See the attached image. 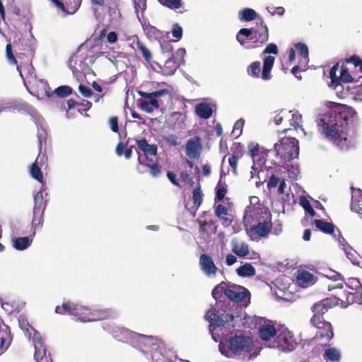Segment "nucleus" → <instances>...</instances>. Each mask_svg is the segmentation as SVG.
Masks as SVG:
<instances>
[{
    "instance_id": "f257e3e1",
    "label": "nucleus",
    "mask_w": 362,
    "mask_h": 362,
    "mask_svg": "<svg viewBox=\"0 0 362 362\" xmlns=\"http://www.w3.org/2000/svg\"><path fill=\"white\" fill-rule=\"evenodd\" d=\"M322 133L325 137L341 150L348 148L346 129L328 118L322 119Z\"/></svg>"
},
{
    "instance_id": "f03ea898",
    "label": "nucleus",
    "mask_w": 362,
    "mask_h": 362,
    "mask_svg": "<svg viewBox=\"0 0 362 362\" xmlns=\"http://www.w3.org/2000/svg\"><path fill=\"white\" fill-rule=\"evenodd\" d=\"M228 349L222 344H219V350L222 354L227 357L233 355H241L250 353L253 349L254 342L251 337L243 335L230 337L228 340Z\"/></svg>"
},
{
    "instance_id": "7ed1b4c3",
    "label": "nucleus",
    "mask_w": 362,
    "mask_h": 362,
    "mask_svg": "<svg viewBox=\"0 0 362 362\" xmlns=\"http://www.w3.org/2000/svg\"><path fill=\"white\" fill-rule=\"evenodd\" d=\"M299 143L293 137H284L279 143L274 144V151L276 156H279L283 163H286L299 155Z\"/></svg>"
},
{
    "instance_id": "20e7f679",
    "label": "nucleus",
    "mask_w": 362,
    "mask_h": 362,
    "mask_svg": "<svg viewBox=\"0 0 362 362\" xmlns=\"http://www.w3.org/2000/svg\"><path fill=\"white\" fill-rule=\"evenodd\" d=\"M243 324L245 328H252L251 326H247L246 324H253L255 327L258 326L259 337L263 341H269L276 335L277 332L272 322L264 317H250L246 314L243 318Z\"/></svg>"
},
{
    "instance_id": "39448f33",
    "label": "nucleus",
    "mask_w": 362,
    "mask_h": 362,
    "mask_svg": "<svg viewBox=\"0 0 362 362\" xmlns=\"http://www.w3.org/2000/svg\"><path fill=\"white\" fill-rule=\"evenodd\" d=\"M346 286L351 291H344V297L339 298L341 308H346L354 303H362V285L357 278H349Z\"/></svg>"
},
{
    "instance_id": "423d86ee",
    "label": "nucleus",
    "mask_w": 362,
    "mask_h": 362,
    "mask_svg": "<svg viewBox=\"0 0 362 362\" xmlns=\"http://www.w3.org/2000/svg\"><path fill=\"white\" fill-rule=\"evenodd\" d=\"M275 57L267 56L263 58V67L261 71V63L259 61L252 62L247 68V74L255 78L261 77L264 81H269L272 78V69L274 66Z\"/></svg>"
},
{
    "instance_id": "0eeeda50",
    "label": "nucleus",
    "mask_w": 362,
    "mask_h": 362,
    "mask_svg": "<svg viewBox=\"0 0 362 362\" xmlns=\"http://www.w3.org/2000/svg\"><path fill=\"white\" fill-rule=\"evenodd\" d=\"M356 115L355 110L346 105L334 103L328 112L327 118L332 122L341 124L343 127L347 129L348 122Z\"/></svg>"
},
{
    "instance_id": "6e6552de",
    "label": "nucleus",
    "mask_w": 362,
    "mask_h": 362,
    "mask_svg": "<svg viewBox=\"0 0 362 362\" xmlns=\"http://www.w3.org/2000/svg\"><path fill=\"white\" fill-rule=\"evenodd\" d=\"M339 302V298L332 296L315 303L311 308L313 315L310 319V322L316 323L320 322V320H325L323 315L330 309L338 305Z\"/></svg>"
},
{
    "instance_id": "1a4fd4ad",
    "label": "nucleus",
    "mask_w": 362,
    "mask_h": 362,
    "mask_svg": "<svg viewBox=\"0 0 362 362\" xmlns=\"http://www.w3.org/2000/svg\"><path fill=\"white\" fill-rule=\"evenodd\" d=\"M239 317V315L222 313L214 308H211L205 315L206 320L210 323L211 331L215 330L218 327H223Z\"/></svg>"
},
{
    "instance_id": "9d476101",
    "label": "nucleus",
    "mask_w": 362,
    "mask_h": 362,
    "mask_svg": "<svg viewBox=\"0 0 362 362\" xmlns=\"http://www.w3.org/2000/svg\"><path fill=\"white\" fill-rule=\"evenodd\" d=\"M249 154L252 158L255 163H257L261 168H271L276 165L274 160L268 158L269 154L272 153V150L260 151L257 144H250L248 146Z\"/></svg>"
},
{
    "instance_id": "9b49d317",
    "label": "nucleus",
    "mask_w": 362,
    "mask_h": 362,
    "mask_svg": "<svg viewBox=\"0 0 362 362\" xmlns=\"http://www.w3.org/2000/svg\"><path fill=\"white\" fill-rule=\"evenodd\" d=\"M226 296L230 300L243 306H247L250 299V293L247 288L235 284L228 286V288L226 291Z\"/></svg>"
},
{
    "instance_id": "f8f14e48",
    "label": "nucleus",
    "mask_w": 362,
    "mask_h": 362,
    "mask_svg": "<svg viewBox=\"0 0 362 362\" xmlns=\"http://www.w3.org/2000/svg\"><path fill=\"white\" fill-rule=\"evenodd\" d=\"M47 201L45 199L42 190L37 192L34 197L33 226L36 228L43 224V216Z\"/></svg>"
},
{
    "instance_id": "ddd939ff",
    "label": "nucleus",
    "mask_w": 362,
    "mask_h": 362,
    "mask_svg": "<svg viewBox=\"0 0 362 362\" xmlns=\"http://www.w3.org/2000/svg\"><path fill=\"white\" fill-rule=\"evenodd\" d=\"M199 224V237L204 243H209L211 236L217 232L218 225L216 221L212 218L209 220H197Z\"/></svg>"
},
{
    "instance_id": "4468645a",
    "label": "nucleus",
    "mask_w": 362,
    "mask_h": 362,
    "mask_svg": "<svg viewBox=\"0 0 362 362\" xmlns=\"http://www.w3.org/2000/svg\"><path fill=\"white\" fill-rule=\"evenodd\" d=\"M86 312V306H83L71 301L65 302L62 306L55 308V313L59 315L68 314L76 317L78 320L83 321V315Z\"/></svg>"
},
{
    "instance_id": "2eb2a0df",
    "label": "nucleus",
    "mask_w": 362,
    "mask_h": 362,
    "mask_svg": "<svg viewBox=\"0 0 362 362\" xmlns=\"http://www.w3.org/2000/svg\"><path fill=\"white\" fill-rule=\"evenodd\" d=\"M35 346L34 359L36 362H52L51 355L47 352V347L38 333L33 337Z\"/></svg>"
},
{
    "instance_id": "dca6fc26",
    "label": "nucleus",
    "mask_w": 362,
    "mask_h": 362,
    "mask_svg": "<svg viewBox=\"0 0 362 362\" xmlns=\"http://www.w3.org/2000/svg\"><path fill=\"white\" fill-rule=\"evenodd\" d=\"M276 344L283 351H292L297 346L293 334L288 329L283 330L277 334Z\"/></svg>"
},
{
    "instance_id": "f3484780",
    "label": "nucleus",
    "mask_w": 362,
    "mask_h": 362,
    "mask_svg": "<svg viewBox=\"0 0 362 362\" xmlns=\"http://www.w3.org/2000/svg\"><path fill=\"white\" fill-rule=\"evenodd\" d=\"M37 138L39 142V153L34 163H37V165H40L41 168L43 166L47 168L48 158L45 151H42V147L45 146V148L47 144L48 134L45 130L42 129L41 132H38Z\"/></svg>"
},
{
    "instance_id": "a211bd4d",
    "label": "nucleus",
    "mask_w": 362,
    "mask_h": 362,
    "mask_svg": "<svg viewBox=\"0 0 362 362\" xmlns=\"http://www.w3.org/2000/svg\"><path fill=\"white\" fill-rule=\"evenodd\" d=\"M254 41L253 42L262 45L265 44L269 39L268 28L262 18H259V22L257 23V28H254Z\"/></svg>"
},
{
    "instance_id": "6ab92c4d",
    "label": "nucleus",
    "mask_w": 362,
    "mask_h": 362,
    "mask_svg": "<svg viewBox=\"0 0 362 362\" xmlns=\"http://www.w3.org/2000/svg\"><path fill=\"white\" fill-rule=\"evenodd\" d=\"M83 315V322H91L98 320H104L110 317L112 315L110 310H93L86 307V312Z\"/></svg>"
},
{
    "instance_id": "aec40b11",
    "label": "nucleus",
    "mask_w": 362,
    "mask_h": 362,
    "mask_svg": "<svg viewBox=\"0 0 362 362\" xmlns=\"http://www.w3.org/2000/svg\"><path fill=\"white\" fill-rule=\"evenodd\" d=\"M312 325L317 329L316 337L325 339L327 341H330L334 336L332 326L329 322L320 320V322H311Z\"/></svg>"
},
{
    "instance_id": "412c9836",
    "label": "nucleus",
    "mask_w": 362,
    "mask_h": 362,
    "mask_svg": "<svg viewBox=\"0 0 362 362\" xmlns=\"http://www.w3.org/2000/svg\"><path fill=\"white\" fill-rule=\"evenodd\" d=\"M202 148L200 138L195 136L187 141L185 153L190 159H198L200 157Z\"/></svg>"
},
{
    "instance_id": "4be33fe9",
    "label": "nucleus",
    "mask_w": 362,
    "mask_h": 362,
    "mask_svg": "<svg viewBox=\"0 0 362 362\" xmlns=\"http://www.w3.org/2000/svg\"><path fill=\"white\" fill-rule=\"evenodd\" d=\"M199 267L207 276H214L218 268L215 265L212 257L208 254H202L199 257Z\"/></svg>"
},
{
    "instance_id": "5701e85b",
    "label": "nucleus",
    "mask_w": 362,
    "mask_h": 362,
    "mask_svg": "<svg viewBox=\"0 0 362 362\" xmlns=\"http://www.w3.org/2000/svg\"><path fill=\"white\" fill-rule=\"evenodd\" d=\"M214 213L220 219L223 226H229L233 221V216L229 214L228 207L223 204L214 205Z\"/></svg>"
},
{
    "instance_id": "b1692460",
    "label": "nucleus",
    "mask_w": 362,
    "mask_h": 362,
    "mask_svg": "<svg viewBox=\"0 0 362 362\" xmlns=\"http://www.w3.org/2000/svg\"><path fill=\"white\" fill-rule=\"evenodd\" d=\"M136 143L137 149L144 153L146 160L153 162L150 156H155L157 155V146L156 144H148L146 139H136Z\"/></svg>"
},
{
    "instance_id": "393cba45",
    "label": "nucleus",
    "mask_w": 362,
    "mask_h": 362,
    "mask_svg": "<svg viewBox=\"0 0 362 362\" xmlns=\"http://www.w3.org/2000/svg\"><path fill=\"white\" fill-rule=\"evenodd\" d=\"M11 341L9 327L0 322V355L8 349Z\"/></svg>"
},
{
    "instance_id": "a878e982",
    "label": "nucleus",
    "mask_w": 362,
    "mask_h": 362,
    "mask_svg": "<svg viewBox=\"0 0 362 362\" xmlns=\"http://www.w3.org/2000/svg\"><path fill=\"white\" fill-rule=\"evenodd\" d=\"M315 276L308 271H298L296 276L297 284L303 288L308 287L315 283Z\"/></svg>"
},
{
    "instance_id": "bb28decb",
    "label": "nucleus",
    "mask_w": 362,
    "mask_h": 362,
    "mask_svg": "<svg viewBox=\"0 0 362 362\" xmlns=\"http://www.w3.org/2000/svg\"><path fill=\"white\" fill-rule=\"evenodd\" d=\"M242 148V146L240 143L235 144L233 147H231V151H233V154L228 158L229 165L232 168V171L235 175H237V166L238 161L239 158L243 156L240 150Z\"/></svg>"
},
{
    "instance_id": "cd10ccee",
    "label": "nucleus",
    "mask_w": 362,
    "mask_h": 362,
    "mask_svg": "<svg viewBox=\"0 0 362 362\" xmlns=\"http://www.w3.org/2000/svg\"><path fill=\"white\" fill-rule=\"evenodd\" d=\"M272 223L270 221H264L258 223L251 228V232L254 233L258 237H267L270 233Z\"/></svg>"
},
{
    "instance_id": "c85d7f7f",
    "label": "nucleus",
    "mask_w": 362,
    "mask_h": 362,
    "mask_svg": "<svg viewBox=\"0 0 362 362\" xmlns=\"http://www.w3.org/2000/svg\"><path fill=\"white\" fill-rule=\"evenodd\" d=\"M195 113L202 119H209L212 116L213 110L210 104L200 103L195 106Z\"/></svg>"
},
{
    "instance_id": "c756f323",
    "label": "nucleus",
    "mask_w": 362,
    "mask_h": 362,
    "mask_svg": "<svg viewBox=\"0 0 362 362\" xmlns=\"http://www.w3.org/2000/svg\"><path fill=\"white\" fill-rule=\"evenodd\" d=\"M254 28H241L236 35L237 41L244 46L246 43V39L254 41Z\"/></svg>"
},
{
    "instance_id": "7c9ffc66",
    "label": "nucleus",
    "mask_w": 362,
    "mask_h": 362,
    "mask_svg": "<svg viewBox=\"0 0 362 362\" xmlns=\"http://www.w3.org/2000/svg\"><path fill=\"white\" fill-rule=\"evenodd\" d=\"M139 95L144 98L151 100H158L160 97L167 95L168 98H170L171 94L168 89H161L159 90L153 91L152 93H146L141 90L138 92Z\"/></svg>"
},
{
    "instance_id": "2f4dec72",
    "label": "nucleus",
    "mask_w": 362,
    "mask_h": 362,
    "mask_svg": "<svg viewBox=\"0 0 362 362\" xmlns=\"http://www.w3.org/2000/svg\"><path fill=\"white\" fill-rule=\"evenodd\" d=\"M314 224L319 230L324 233L332 234L334 232L335 226L332 223L320 219H315Z\"/></svg>"
},
{
    "instance_id": "473e14b6",
    "label": "nucleus",
    "mask_w": 362,
    "mask_h": 362,
    "mask_svg": "<svg viewBox=\"0 0 362 362\" xmlns=\"http://www.w3.org/2000/svg\"><path fill=\"white\" fill-rule=\"evenodd\" d=\"M160 107L158 100H151L149 101L140 100L139 107L147 113H151L154 109H158Z\"/></svg>"
},
{
    "instance_id": "72a5a7b5",
    "label": "nucleus",
    "mask_w": 362,
    "mask_h": 362,
    "mask_svg": "<svg viewBox=\"0 0 362 362\" xmlns=\"http://www.w3.org/2000/svg\"><path fill=\"white\" fill-rule=\"evenodd\" d=\"M65 6V11L67 14L75 13L81 6L82 0H62Z\"/></svg>"
},
{
    "instance_id": "f704fd0d",
    "label": "nucleus",
    "mask_w": 362,
    "mask_h": 362,
    "mask_svg": "<svg viewBox=\"0 0 362 362\" xmlns=\"http://www.w3.org/2000/svg\"><path fill=\"white\" fill-rule=\"evenodd\" d=\"M72 93V88L68 86H61L57 88L52 93L46 91L47 97L50 98L54 95H56L59 98H65L70 95Z\"/></svg>"
},
{
    "instance_id": "c9c22d12",
    "label": "nucleus",
    "mask_w": 362,
    "mask_h": 362,
    "mask_svg": "<svg viewBox=\"0 0 362 362\" xmlns=\"http://www.w3.org/2000/svg\"><path fill=\"white\" fill-rule=\"evenodd\" d=\"M259 16L252 8H247L239 12V18L242 21H251L255 19L259 21Z\"/></svg>"
},
{
    "instance_id": "e433bc0d",
    "label": "nucleus",
    "mask_w": 362,
    "mask_h": 362,
    "mask_svg": "<svg viewBox=\"0 0 362 362\" xmlns=\"http://www.w3.org/2000/svg\"><path fill=\"white\" fill-rule=\"evenodd\" d=\"M323 358L332 362H338L341 358V353L336 348H328L325 351Z\"/></svg>"
},
{
    "instance_id": "4c0bfd02",
    "label": "nucleus",
    "mask_w": 362,
    "mask_h": 362,
    "mask_svg": "<svg viewBox=\"0 0 362 362\" xmlns=\"http://www.w3.org/2000/svg\"><path fill=\"white\" fill-rule=\"evenodd\" d=\"M237 274L240 276H252L255 275L256 271L255 267L250 263H245L243 266L236 269Z\"/></svg>"
},
{
    "instance_id": "58836bf2",
    "label": "nucleus",
    "mask_w": 362,
    "mask_h": 362,
    "mask_svg": "<svg viewBox=\"0 0 362 362\" xmlns=\"http://www.w3.org/2000/svg\"><path fill=\"white\" fill-rule=\"evenodd\" d=\"M32 243L29 237L16 238L13 240V247L18 250H23L28 247Z\"/></svg>"
},
{
    "instance_id": "ea45409f",
    "label": "nucleus",
    "mask_w": 362,
    "mask_h": 362,
    "mask_svg": "<svg viewBox=\"0 0 362 362\" xmlns=\"http://www.w3.org/2000/svg\"><path fill=\"white\" fill-rule=\"evenodd\" d=\"M232 251L240 257H243L249 254V246L245 243L235 244L233 246Z\"/></svg>"
},
{
    "instance_id": "a19ab883",
    "label": "nucleus",
    "mask_w": 362,
    "mask_h": 362,
    "mask_svg": "<svg viewBox=\"0 0 362 362\" xmlns=\"http://www.w3.org/2000/svg\"><path fill=\"white\" fill-rule=\"evenodd\" d=\"M136 49L141 53L146 62L148 63L151 62L152 59V54L150 50L146 47V45L138 38L136 39Z\"/></svg>"
},
{
    "instance_id": "79ce46f5",
    "label": "nucleus",
    "mask_w": 362,
    "mask_h": 362,
    "mask_svg": "<svg viewBox=\"0 0 362 362\" xmlns=\"http://www.w3.org/2000/svg\"><path fill=\"white\" fill-rule=\"evenodd\" d=\"M30 173L35 180L43 184V175L40 165L33 163L30 168Z\"/></svg>"
},
{
    "instance_id": "37998d69",
    "label": "nucleus",
    "mask_w": 362,
    "mask_h": 362,
    "mask_svg": "<svg viewBox=\"0 0 362 362\" xmlns=\"http://www.w3.org/2000/svg\"><path fill=\"white\" fill-rule=\"evenodd\" d=\"M228 286L226 282L222 281L218 284L212 291V296L215 299H218L221 297L222 293L226 296V291L228 288Z\"/></svg>"
},
{
    "instance_id": "c03bdc74",
    "label": "nucleus",
    "mask_w": 362,
    "mask_h": 362,
    "mask_svg": "<svg viewBox=\"0 0 362 362\" xmlns=\"http://www.w3.org/2000/svg\"><path fill=\"white\" fill-rule=\"evenodd\" d=\"M158 2L164 6L173 10H177L182 8L183 2L182 0H158Z\"/></svg>"
},
{
    "instance_id": "a18cd8bd",
    "label": "nucleus",
    "mask_w": 362,
    "mask_h": 362,
    "mask_svg": "<svg viewBox=\"0 0 362 362\" xmlns=\"http://www.w3.org/2000/svg\"><path fill=\"white\" fill-rule=\"evenodd\" d=\"M353 81L354 78L349 74L348 69L344 64H342L340 71V76H339V84L340 83V81L349 83Z\"/></svg>"
},
{
    "instance_id": "49530a36",
    "label": "nucleus",
    "mask_w": 362,
    "mask_h": 362,
    "mask_svg": "<svg viewBox=\"0 0 362 362\" xmlns=\"http://www.w3.org/2000/svg\"><path fill=\"white\" fill-rule=\"evenodd\" d=\"M295 47L298 52V54L307 62L309 54L307 45L301 42H298L295 44Z\"/></svg>"
},
{
    "instance_id": "de8ad7c7",
    "label": "nucleus",
    "mask_w": 362,
    "mask_h": 362,
    "mask_svg": "<svg viewBox=\"0 0 362 362\" xmlns=\"http://www.w3.org/2000/svg\"><path fill=\"white\" fill-rule=\"evenodd\" d=\"M228 192L227 187L225 184H221L220 182L218 183L216 187V197L215 199L221 201L226 196Z\"/></svg>"
},
{
    "instance_id": "09e8293b",
    "label": "nucleus",
    "mask_w": 362,
    "mask_h": 362,
    "mask_svg": "<svg viewBox=\"0 0 362 362\" xmlns=\"http://www.w3.org/2000/svg\"><path fill=\"white\" fill-rule=\"evenodd\" d=\"M300 204L303 207L305 211L309 214L310 216L313 217L315 215V211L313 209L306 197L302 196L300 198Z\"/></svg>"
},
{
    "instance_id": "8fccbe9b",
    "label": "nucleus",
    "mask_w": 362,
    "mask_h": 362,
    "mask_svg": "<svg viewBox=\"0 0 362 362\" xmlns=\"http://www.w3.org/2000/svg\"><path fill=\"white\" fill-rule=\"evenodd\" d=\"M144 31L148 36L154 38L159 37L161 34L159 30L151 25H146Z\"/></svg>"
},
{
    "instance_id": "3c124183",
    "label": "nucleus",
    "mask_w": 362,
    "mask_h": 362,
    "mask_svg": "<svg viewBox=\"0 0 362 362\" xmlns=\"http://www.w3.org/2000/svg\"><path fill=\"white\" fill-rule=\"evenodd\" d=\"M186 54V51L184 48H180L177 50L175 54H173V59L176 61L175 64L180 66L185 62L184 57Z\"/></svg>"
},
{
    "instance_id": "603ef678",
    "label": "nucleus",
    "mask_w": 362,
    "mask_h": 362,
    "mask_svg": "<svg viewBox=\"0 0 362 362\" xmlns=\"http://www.w3.org/2000/svg\"><path fill=\"white\" fill-rule=\"evenodd\" d=\"M203 194L200 187H197L193 190L192 199L194 204L197 206H199L202 202Z\"/></svg>"
},
{
    "instance_id": "864d4df0",
    "label": "nucleus",
    "mask_w": 362,
    "mask_h": 362,
    "mask_svg": "<svg viewBox=\"0 0 362 362\" xmlns=\"http://www.w3.org/2000/svg\"><path fill=\"white\" fill-rule=\"evenodd\" d=\"M346 63H351L356 67H359L360 71L362 73V59L356 55H354L349 59H346Z\"/></svg>"
},
{
    "instance_id": "5fc2aeb1",
    "label": "nucleus",
    "mask_w": 362,
    "mask_h": 362,
    "mask_svg": "<svg viewBox=\"0 0 362 362\" xmlns=\"http://www.w3.org/2000/svg\"><path fill=\"white\" fill-rule=\"evenodd\" d=\"M339 69V64H334L329 70V77L333 84L339 85V77L337 76V71Z\"/></svg>"
},
{
    "instance_id": "6e6d98bb",
    "label": "nucleus",
    "mask_w": 362,
    "mask_h": 362,
    "mask_svg": "<svg viewBox=\"0 0 362 362\" xmlns=\"http://www.w3.org/2000/svg\"><path fill=\"white\" fill-rule=\"evenodd\" d=\"M281 179V178H279L274 174H272L267 182V188L271 190L272 189L276 187L279 185V182H280Z\"/></svg>"
},
{
    "instance_id": "4d7b16f0",
    "label": "nucleus",
    "mask_w": 362,
    "mask_h": 362,
    "mask_svg": "<svg viewBox=\"0 0 362 362\" xmlns=\"http://www.w3.org/2000/svg\"><path fill=\"white\" fill-rule=\"evenodd\" d=\"M302 122V116L298 112H294L292 114V117L291 119V125L295 129H297L300 127V124Z\"/></svg>"
},
{
    "instance_id": "13d9d810",
    "label": "nucleus",
    "mask_w": 362,
    "mask_h": 362,
    "mask_svg": "<svg viewBox=\"0 0 362 362\" xmlns=\"http://www.w3.org/2000/svg\"><path fill=\"white\" fill-rule=\"evenodd\" d=\"M6 57L8 58V62L12 64L17 65V60L12 52V47L10 43L6 45Z\"/></svg>"
},
{
    "instance_id": "bf43d9fd",
    "label": "nucleus",
    "mask_w": 362,
    "mask_h": 362,
    "mask_svg": "<svg viewBox=\"0 0 362 362\" xmlns=\"http://www.w3.org/2000/svg\"><path fill=\"white\" fill-rule=\"evenodd\" d=\"M145 165L150 168V173H151V175L153 177H157L161 173V167L159 166L158 164H156V163L148 164V163H147Z\"/></svg>"
},
{
    "instance_id": "052dcab7",
    "label": "nucleus",
    "mask_w": 362,
    "mask_h": 362,
    "mask_svg": "<svg viewBox=\"0 0 362 362\" xmlns=\"http://www.w3.org/2000/svg\"><path fill=\"white\" fill-rule=\"evenodd\" d=\"M176 61L173 57L168 58L165 63V66L170 69V71L173 74L180 66L175 64Z\"/></svg>"
},
{
    "instance_id": "680f3d73",
    "label": "nucleus",
    "mask_w": 362,
    "mask_h": 362,
    "mask_svg": "<svg viewBox=\"0 0 362 362\" xmlns=\"http://www.w3.org/2000/svg\"><path fill=\"white\" fill-rule=\"evenodd\" d=\"M173 36L177 38V40H180L182 36V28L178 23H175L172 29Z\"/></svg>"
},
{
    "instance_id": "e2e57ef3",
    "label": "nucleus",
    "mask_w": 362,
    "mask_h": 362,
    "mask_svg": "<svg viewBox=\"0 0 362 362\" xmlns=\"http://www.w3.org/2000/svg\"><path fill=\"white\" fill-rule=\"evenodd\" d=\"M278 52H279V50H278V47H277L276 45H275L274 43H269L265 47V49L262 52V54H277Z\"/></svg>"
},
{
    "instance_id": "0e129e2a",
    "label": "nucleus",
    "mask_w": 362,
    "mask_h": 362,
    "mask_svg": "<svg viewBox=\"0 0 362 362\" xmlns=\"http://www.w3.org/2000/svg\"><path fill=\"white\" fill-rule=\"evenodd\" d=\"M180 177L182 179L183 182L185 183H187L192 186L194 185V181L192 177H191L190 174L187 173V171H182L180 173Z\"/></svg>"
},
{
    "instance_id": "69168bd1",
    "label": "nucleus",
    "mask_w": 362,
    "mask_h": 362,
    "mask_svg": "<svg viewBox=\"0 0 362 362\" xmlns=\"http://www.w3.org/2000/svg\"><path fill=\"white\" fill-rule=\"evenodd\" d=\"M78 90L81 93V94L86 98H90L93 94L92 90L89 87L86 86L83 84L79 85Z\"/></svg>"
},
{
    "instance_id": "338daca9",
    "label": "nucleus",
    "mask_w": 362,
    "mask_h": 362,
    "mask_svg": "<svg viewBox=\"0 0 362 362\" xmlns=\"http://www.w3.org/2000/svg\"><path fill=\"white\" fill-rule=\"evenodd\" d=\"M109 124L110 126L111 130L115 132H119V127H118V117H111L109 119Z\"/></svg>"
},
{
    "instance_id": "774afa93",
    "label": "nucleus",
    "mask_w": 362,
    "mask_h": 362,
    "mask_svg": "<svg viewBox=\"0 0 362 362\" xmlns=\"http://www.w3.org/2000/svg\"><path fill=\"white\" fill-rule=\"evenodd\" d=\"M19 325L20 327L26 333H30V329H33V328L29 325V323L27 322V320L25 318H21L19 320Z\"/></svg>"
}]
</instances>
